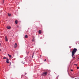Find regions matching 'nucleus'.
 <instances>
[{"mask_svg":"<svg viewBox=\"0 0 79 79\" xmlns=\"http://www.w3.org/2000/svg\"><path fill=\"white\" fill-rule=\"evenodd\" d=\"M79 68L78 67H77V69H79Z\"/></svg>","mask_w":79,"mask_h":79,"instance_id":"nucleus-18","label":"nucleus"},{"mask_svg":"<svg viewBox=\"0 0 79 79\" xmlns=\"http://www.w3.org/2000/svg\"><path fill=\"white\" fill-rule=\"evenodd\" d=\"M35 40V39H33L32 40V42H34V41Z\"/></svg>","mask_w":79,"mask_h":79,"instance_id":"nucleus-13","label":"nucleus"},{"mask_svg":"<svg viewBox=\"0 0 79 79\" xmlns=\"http://www.w3.org/2000/svg\"><path fill=\"white\" fill-rule=\"evenodd\" d=\"M35 39L34 37H33V39Z\"/></svg>","mask_w":79,"mask_h":79,"instance_id":"nucleus-16","label":"nucleus"},{"mask_svg":"<svg viewBox=\"0 0 79 79\" xmlns=\"http://www.w3.org/2000/svg\"><path fill=\"white\" fill-rule=\"evenodd\" d=\"M40 56H42V55H40Z\"/></svg>","mask_w":79,"mask_h":79,"instance_id":"nucleus-23","label":"nucleus"},{"mask_svg":"<svg viewBox=\"0 0 79 79\" xmlns=\"http://www.w3.org/2000/svg\"><path fill=\"white\" fill-rule=\"evenodd\" d=\"M7 28L8 29H10V28H11V27H10L8 26L7 27Z\"/></svg>","mask_w":79,"mask_h":79,"instance_id":"nucleus-8","label":"nucleus"},{"mask_svg":"<svg viewBox=\"0 0 79 79\" xmlns=\"http://www.w3.org/2000/svg\"><path fill=\"white\" fill-rule=\"evenodd\" d=\"M0 51H1V49H0Z\"/></svg>","mask_w":79,"mask_h":79,"instance_id":"nucleus-24","label":"nucleus"},{"mask_svg":"<svg viewBox=\"0 0 79 79\" xmlns=\"http://www.w3.org/2000/svg\"><path fill=\"white\" fill-rule=\"evenodd\" d=\"M77 49L76 48H74L73 49L72 52V57L74 59L75 58V57H73L74 56V54L76 53V52H77Z\"/></svg>","mask_w":79,"mask_h":79,"instance_id":"nucleus-1","label":"nucleus"},{"mask_svg":"<svg viewBox=\"0 0 79 79\" xmlns=\"http://www.w3.org/2000/svg\"><path fill=\"white\" fill-rule=\"evenodd\" d=\"M71 48V46H70L69 47V48Z\"/></svg>","mask_w":79,"mask_h":79,"instance_id":"nucleus-20","label":"nucleus"},{"mask_svg":"<svg viewBox=\"0 0 79 79\" xmlns=\"http://www.w3.org/2000/svg\"><path fill=\"white\" fill-rule=\"evenodd\" d=\"M22 63H23V62H22Z\"/></svg>","mask_w":79,"mask_h":79,"instance_id":"nucleus-25","label":"nucleus"},{"mask_svg":"<svg viewBox=\"0 0 79 79\" xmlns=\"http://www.w3.org/2000/svg\"><path fill=\"white\" fill-rule=\"evenodd\" d=\"M74 65H76V66H77V64H74Z\"/></svg>","mask_w":79,"mask_h":79,"instance_id":"nucleus-14","label":"nucleus"},{"mask_svg":"<svg viewBox=\"0 0 79 79\" xmlns=\"http://www.w3.org/2000/svg\"><path fill=\"white\" fill-rule=\"evenodd\" d=\"M15 24H18V21H17V20H15Z\"/></svg>","mask_w":79,"mask_h":79,"instance_id":"nucleus-10","label":"nucleus"},{"mask_svg":"<svg viewBox=\"0 0 79 79\" xmlns=\"http://www.w3.org/2000/svg\"><path fill=\"white\" fill-rule=\"evenodd\" d=\"M39 33L40 34H41L42 31L41 30H39Z\"/></svg>","mask_w":79,"mask_h":79,"instance_id":"nucleus-6","label":"nucleus"},{"mask_svg":"<svg viewBox=\"0 0 79 79\" xmlns=\"http://www.w3.org/2000/svg\"><path fill=\"white\" fill-rule=\"evenodd\" d=\"M8 61H9V59H7L6 60V63H9Z\"/></svg>","mask_w":79,"mask_h":79,"instance_id":"nucleus-4","label":"nucleus"},{"mask_svg":"<svg viewBox=\"0 0 79 79\" xmlns=\"http://www.w3.org/2000/svg\"><path fill=\"white\" fill-rule=\"evenodd\" d=\"M3 2H2V3H4V0L3 1Z\"/></svg>","mask_w":79,"mask_h":79,"instance_id":"nucleus-15","label":"nucleus"},{"mask_svg":"<svg viewBox=\"0 0 79 79\" xmlns=\"http://www.w3.org/2000/svg\"><path fill=\"white\" fill-rule=\"evenodd\" d=\"M8 15L9 16H11V14H9V13H8Z\"/></svg>","mask_w":79,"mask_h":79,"instance_id":"nucleus-11","label":"nucleus"},{"mask_svg":"<svg viewBox=\"0 0 79 79\" xmlns=\"http://www.w3.org/2000/svg\"><path fill=\"white\" fill-rule=\"evenodd\" d=\"M71 71H72H72H73V70H71Z\"/></svg>","mask_w":79,"mask_h":79,"instance_id":"nucleus-19","label":"nucleus"},{"mask_svg":"<svg viewBox=\"0 0 79 79\" xmlns=\"http://www.w3.org/2000/svg\"><path fill=\"white\" fill-rule=\"evenodd\" d=\"M32 58H33V55H32Z\"/></svg>","mask_w":79,"mask_h":79,"instance_id":"nucleus-21","label":"nucleus"},{"mask_svg":"<svg viewBox=\"0 0 79 79\" xmlns=\"http://www.w3.org/2000/svg\"><path fill=\"white\" fill-rule=\"evenodd\" d=\"M18 47V44H17L15 43V45H14V48H16Z\"/></svg>","mask_w":79,"mask_h":79,"instance_id":"nucleus-3","label":"nucleus"},{"mask_svg":"<svg viewBox=\"0 0 79 79\" xmlns=\"http://www.w3.org/2000/svg\"><path fill=\"white\" fill-rule=\"evenodd\" d=\"M5 40L6 41V42L8 41V39H7V37H6V36H5Z\"/></svg>","mask_w":79,"mask_h":79,"instance_id":"nucleus-5","label":"nucleus"},{"mask_svg":"<svg viewBox=\"0 0 79 79\" xmlns=\"http://www.w3.org/2000/svg\"><path fill=\"white\" fill-rule=\"evenodd\" d=\"M3 59H6V57H4L3 58Z\"/></svg>","mask_w":79,"mask_h":79,"instance_id":"nucleus-12","label":"nucleus"},{"mask_svg":"<svg viewBox=\"0 0 79 79\" xmlns=\"http://www.w3.org/2000/svg\"><path fill=\"white\" fill-rule=\"evenodd\" d=\"M27 74V73H25V74Z\"/></svg>","mask_w":79,"mask_h":79,"instance_id":"nucleus-26","label":"nucleus"},{"mask_svg":"<svg viewBox=\"0 0 79 79\" xmlns=\"http://www.w3.org/2000/svg\"><path fill=\"white\" fill-rule=\"evenodd\" d=\"M47 72H44L42 74V76H45V75H47L48 74Z\"/></svg>","mask_w":79,"mask_h":79,"instance_id":"nucleus-2","label":"nucleus"},{"mask_svg":"<svg viewBox=\"0 0 79 79\" xmlns=\"http://www.w3.org/2000/svg\"><path fill=\"white\" fill-rule=\"evenodd\" d=\"M47 60L46 59H45L44 60V61H46V60Z\"/></svg>","mask_w":79,"mask_h":79,"instance_id":"nucleus-17","label":"nucleus"},{"mask_svg":"<svg viewBox=\"0 0 79 79\" xmlns=\"http://www.w3.org/2000/svg\"><path fill=\"white\" fill-rule=\"evenodd\" d=\"M1 43H0V46H1Z\"/></svg>","mask_w":79,"mask_h":79,"instance_id":"nucleus-22","label":"nucleus"},{"mask_svg":"<svg viewBox=\"0 0 79 79\" xmlns=\"http://www.w3.org/2000/svg\"><path fill=\"white\" fill-rule=\"evenodd\" d=\"M8 56H9V57H10V58H11V55H10V54H8Z\"/></svg>","mask_w":79,"mask_h":79,"instance_id":"nucleus-9","label":"nucleus"},{"mask_svg":"<svg viewBox=\"0 0 79 79\" xmlns=\"http://www.w3.org/2000/svg\"><path fill=\"white\" fill-rule=\"evenodd\" d=\"M28 38V36L27 35H26L25 36V38Z\"/></svg>","mask_w":79,"mask_h":79,"instance_id":"nucleus-7","label":"nucleus"}]
</instances>
